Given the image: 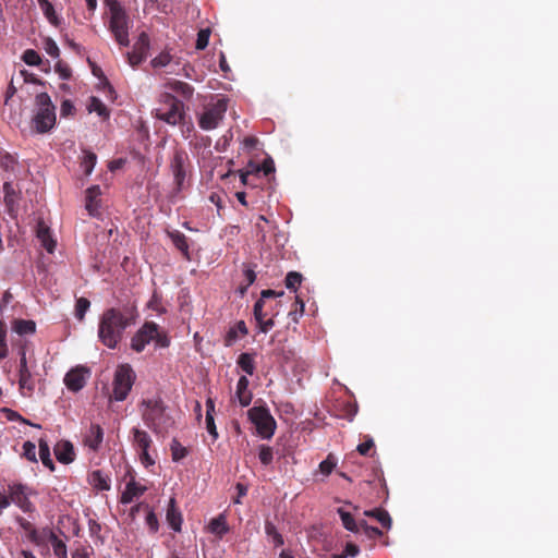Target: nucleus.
<instances>
[{"instance_id":"bf43d9fd","label":"nucleus","mask_w":558,"mask_h":558,"mask_svg":"<svg viewBox=\"0 0 558 558\" xmlns=\"http://www.w3.org/2000/svg\"><path fill=\"white\" fill-rule=\"evenodd\" d=\"M244 278L246 281V284L241 288V293L244 294L246 292V289L254 283L256 280V274L253 269H245L244 270Z\"/></svg>"},{"instance_id":"6e6d98bb","label":"nucleus","mask_w":558,"mask_h":558,"mask_svg":"<svg viewBox=\"0 0 558 558\" xmlns=\"http://www.w3.org/2000/svg\"><path fill=\"white\" fill-rule=\"evenodd\" d=\"M146 524L151 533H157L159 529L158 518L154 511H149L146 515Z\"/></svg>"},{"instance_id":"f8f14e48","label":"nucleus","mask_w":558,"mask_h":558,"mask_svg":"<svg viewBox=\"0 0 558 558\" xmlns=\"http://www.w3.org/2000/svg\"><path fill=\"white\" fill-rule=\"evenodd\" d=\"M149 44V36L145 32H142L133 46V50L126 54L128 62L131 66L135 68L146 59Z\"/></svg>"},{"instance_id":"f704fd0d","label":"nucleus","mask_w":558,"mask_h":558,"mask_svg":"<svg viewBox=\"0 0 558 558\" xmlns=\"http://www.w3.org/2000/svg\"><path fill=\"white\" fill-rule=\"evenodd\" d=\"M171 458L174 462H179L189 454L186 447L182 446L181 442L173 438L170 444Z\"/></svg>"},{"instance_id":"de8ad7c7","label":"nucleus","mask_w":558,"mask_h":558,"mask_svg":"<svg viewBox=\"0 0 558 558\" xmlns=\"http://www.w3.org/2000/svg\"><path fill=\"white\" fill-rule=\"evenodd\" d=\"M258 458L264 465L270 464L274 459L272 448L265 445L260 446Z\"/></svg>"},{"instance_id":"7ed1b4c3","label":"nucleus","mask_w":558,"mask_h":558,"mask_svg":"<svg viewBox=\"0 0 558 558\" xmlns=\"http://www.w3.org/2000/svg\"><path fill=\"white\" fill-rule=\"evenodd\" d=\"M169 170L173 178V187L169 199L174 203L181 192L190 187L192 165L187 153L182 148H175L169 162Z\"/></svg>"},{"instance_id":"cd10ccee","label":"nucleus","mask_w":558,"mask_h":558,"mask_svg":"<svg viewBox=\"0 0 558 558\" xmlns=\"http://www.w3.org/2000/svg\"><path fill=\"white\" fill-rule=\"evenodd\" d=\"M166 86L169 89L180 94L185 99H190L194 92V88L190 84L182 81H171L168 82Z\"/></svg>"},{"instance_id":"5fc2aeb1","label":"nucleus","mask_w":558,"mask_h":558,"mask_svg":"<svg viewBox=\"0 0 558 558\" xmlns=\"http://www.w3.org/2000/svg\"><path fill=\"white\" fill-rule=\"evenodd\" d=\"M17 523L20 527L25 532L28 539L33 536V532L37 530L32 522L24 518H17Z\"/></svg>"},{"instance_id":"864d4df0","label":"nucleus","mask_w":558,"mask_h":558,"mask_svg":"<svg viewBox=\"0 0 558 558\" xmlns=\"http://www.w3.org/2000/svg\"><path fill=\"white\" fill-rule=\"evenodd\" d=\"M374 446L375 444L373 438L371 436H365V441L360 444L356 450L361 456H367Z\"/></svg>"},{"instance_id":"ea45409f","label":"nucleus","mask_w":558,"mask_h":558,"mask_svg":"<svg viewBox=\"0 0 558 558\" xmlns=\"http://www.w3.org/2000/svg\"><path fill=\"white\" fill-rule=\"evenodd\" d=\"M337 465V459L332 453H329L325 460L319 463V471L325 476L331 474Z\"/></svg>"},{"instance_id":"3c124183","label":"nucleus","mask_w":558,"mask_h":558,"mask_svg":"<svg viewBox=\"0 0 558 558\" xmlns=\"http://www.w3.org/2000/svg\"><path fill=\"white\" fill-rule=\"evenodd\" d=\"M23 456L32 461V462H36L37 461V458H36V446L34 442L32 441H25L24 445H23Z\"/></svg>"},{"instance_id":"a211bd4d","label":"nucleus","mask_w":558,"mask_h":558,"mask_svg":"<svg viewBox=\"0 0 558 558\" xmlns=\"http://www.w3.org/2000/svg\"><path fill=\"white\" fill-rule=\"evenodd\" d=\"M166 520L173 531H175V532L181 531V526H182V522H183L182 513L179 510V508L177 507V501L173 497L170 498V500H169L167 513H166Z\"/></svg>"},{"instance_id":"c03bdc74","label":"nucleus","mask_w":558,"mask_h":558,"mask_svg":"<svg viewBox=\"0 0 558 558\" xmlns=\"http://www.w3.org/2000/svg\"><path fill=\"white\" fill-rule=\"evenodd\" d=\"M50 544L52 545L53 554L58 558H66V545L62 539L54 535V538L50 541Z\"/></svg>"},{"instance_id":"6e6552de","label":"nucleus","mask_w":558,"mask_h":558,"mask_svg":"<svg viewBox=\"0 0 558 558\" xmlns=\"http://www.w3.org/2000/svg\"><path fill=\"white\" fill-rule=\"evenodd\" d=\"M247 415L262 438L270 439L274 436L277 424L266 407H253Z\"/></svg>"},{"instance_id":"603ef678","label":"nucleus","mask_w":558,"mask_h":558,"mask_svg":"<svg viewBox=\"0 0 558 558\" xmlns=\"http://www.w3.org/2000/svg\"><path fill=\"white\" fill-rule=\"evenodd\" d=\"M54 70L62 80H69L71 77L72 71L70 66L62 61L56 63Z\"/></svg>"},{"instance_id":"a18cd8bd","label":"nucleus","mask_w":558,"mask_h":558,"mask_svg":"<svg viewBox=\"0 0 558 558\" xmlns=\"http://www.w3.org/2000/svg\"><path fill=\"white\" fill-rule=\"evenodd\" d=\"M2 413L5 414V417L9 420V421H19V422H22L24 424H27V425H31V426H35L37 428H40V425H37V424H33L31 423L28 420L24 418L20 413H17L16 411H13L9 408H3L2 410Z\"/></svg>"},{"instance_id":"0e129e2a","label":"nucleus","mask_w":558,"mask_h":558,"mask_svg":"<svg viewBox=\"0 0 558 558\" xmlns=\"http://www.w3.org/2000/svg\"><path fill=\"white\" fill-rule=\"evenodd\" d=\"M140 460L145 468H149L155 464V460L149 453V450L140 452Z\"/></svg>"},{"instance_id":"a878e982","label":"nucleus","mask_w":558,"mask_h":558,"mask_svg":"<svg viewBox=\"0 0 558 558\" xmlns=\"http://www.w3.org/2000/svg\"><path fill=\"white\" fill-rule=\"evenodd\" d=\"M39 447V458L41 460V463L48 468L50 471H54V463L50 456V447L46 439L40 438L38 441Z\"/></svg>"},{"instance_id":"393cba45","label":"nucleus","mask_w":558,"mask_h":558,"mask_svg":"<svg viewBox=\"0 0 558 558\" xmlns=\"http://www.w3.org/2000/svg\"><path fill=\"white\" fill-rule=\"evenodd\" d=\"M248 330L243 320H240L235 324L234 327L230 328L225 338V345L231 347L239 338V333L241 336L247 335Z\"/></svg>"},{"instance_id":"2f4dec72","label":"nucleus","mask_w":558,"mask_h":558,"mask_svg":"<svg viewBox=\"0 0 558 558\" xmlns=\"http://www.w3.org/2000/svg\"><path fill=\"white\" fill-rule=\"evenodd\" d=\"M97 162V156L95 153L84 149L83 150V157L81 160V168L83 169L84 173L86 175H89Z\"/></svg>"},{"instance_id":"f257e3e1","label":"nucleus","mask_w":558,"mask_h":558,"mask_svg":"<svg viewBox=\"0 0 558 558\" xmlns=\"http://www.w3.org/2000/svg\"><path fill=\"white\" fill-rule=\"evenodd\" d=\"M137 312L134 307H110L99 318L98 338L109 349H116L128 327L136 323Z\"/></svg>"},{"instance_id":"e2e57ef3","label":"nucleus","mask_w":558,"mask_h":558,"mask_svg":"<svg viewBox=\"0 0 558 558\" xmlns=\"http://www.w3.org/2000/svg\"><path fill=\"white\" fill-rule=\"evenodd\" d=\"M3 191H4L5 202L8 205H10L11 203H13L14 196H15V191H14L12 184L9 182H5L3 184Z\"/></svg>"},{"instance_id":"4c0bfd02","label":"nucleus","mask_w":558,"mask_h":558,"mask_svg":"<svg viewBox=\"0 0 558 558\" xmlns=\"http://www.w3.org/2000/svg\"><path fill=\"white\" fill-rule=\"evenodd\" d=\"M303 276L298 271H289L284 279V284L290 291L296 292L301 286Z\"/></svg>"},{"instance_id":"69168bd1","label":"nucleus","mask_w":558,"mask_h":558,"mask_svg":"<svg viewBox=\"0 0 558 558\" xmlns=\"http://www.w3.org/2000/svg\"><path fill=\"white\" fill-rule=\"evenodd\" d=\"M283 294H284L283 291L278 292V291H275L271 289H267V290L262 291L259 300H263L265 302L266 299H275V298L282 296Z\"/></svg>"},{"instance_id":"37998d69","label":"nucleus","mask_w":558,"mask_h":558,"mask_svg":"<svg viewBox=\"0 0 558 558\" xmlns=\"http://www.w3.org/2000/svg\"><path fill=\"white\" fill-rule=\"evenodd\" d=\"M7 325L4 322H0V360L8 356V344H7Z\"/></svg>"},{"instance_id":"58836bf2","label":"nucleus","mask_w":558,"mask_h":558,"mask_svg":"<svg viewBox=\"0 0 558 558\" xmlns=\"http://www.w3.org/2000/svg\"><path fill=\"white\" fill-rule=\"evenodd\" d=\"M88 110L90 112H97L98 116H100L105 119L109 117V111H108L106 105L97 97L90 98V101L88 105Z\"/></svg>"},{"instance_id":"f03ea898","label":"nucleus","mask_w":558,"mask_h":558,"mask_svg":"<svg viewBox=\"0 0 558 558\" xmlns=\"http://www.w3.org/2000/svg\"><path fill=\"white\" fill-rule=\"evenodd\" d=\"M167 409V405L159 397L143 399L140 403L143 422L156 435L167 434L174 424Z\"/></svg>"},{"instance_id":"9b49d317","label":"nucleus","mask_w":558,"mask_h":558,"mask_svg":"<svg viewBox=\"0 0 558 558\" xmlns=\"http://www.w3.org/2000/svg\"><path fill=\"white\" fill-rule=\"evenodd\" d=\"M20 367H19V387L23 396L31 397L35 390V380L27 366L26 351L21 347L19 351Z\"/></svg>"},{"instance_id":"9d476101","label":"nucleus","mask_w":558,"mask_h":558,"mask_svg":"<svg viewBox=\"0 0 558 558\" xmlns=\"http://www.w3.org/2000/svg\"><path fill=\"white\" fill-rule=\"evenodd\" d=\"M227 108L228 100L226 98H220L216 104L206 107L198 119L199 128L205 131L216 129L223 119Z\"/></svg>"},{"instance_id":"f3484780","label":"nucleus","mask_w":558,"mask_h":558,"mask_svg":"<svg viewBox=\"0 0 558 558\" xmlns=\"http://www.w3.org/2000/svg\"><path fill=\"white\" fill-rule=\"evenodd\" d=\"M146 492V487L141 485L134 478H132L125 486L124 492L121 495L120 502L121 504H131L136 498H140Z\"/></svg>"},{"instance_id":"72a5a7b5","label":"nucleus","mask_w":558,"mask_h":558,"mask_svg":"<svg viewBox=\"0 0 558 558\" xmlns=\"http://www.w3.org/2000/svg\"><path fill=\"white\" fill-rule=\"evenodd\" d=\"M265 533L268 537L272 539L275 547H280L284 544L283 537L278 532L276 525L268 520H266L265 522Z\"/></svg>"},{"instance_id":"aec40b11","label":"nucleus","mask_w":558,"mask_h":558,"mask_svg":"<svg viewBox=\"0 0 558 558\" xmlns=\"http://www.w3.org/2000/svg\"><path fill=\"white\" fill-rule=\"evenodd\" d=\"M167 235L171 239L173 245L181 252L186 260H190V245L187 238L179 230L167 231Z\"/></svg>"},{"instance_id":"680f3d73","label":"nucleus","mask_w":558,"mask_h":558,"mask_svg":"<svg viewBox=\"0 0 558 558\" xmlns=\"http://www.w3.org/2000/svg\"><path fill=\"white\" fill-rule=\"evenodd\" d=\"M343 412V417L352 421L357 413V405L355 403L348 402L344 404Z\"/></svg>"},{"instance_id":"b1692460","label":"nucleus","mask_w":558,"mask_h":558,"mask_svg":"<svg viewBox=\"0 0 558 558\" xmlns=\"http://www.w3.org/2000/svg\"><path fill=\"white\" fill-rule=\"evenodd\" d=\"M54 532L52 529L46 526L41 530H36L33 532V536L29 538V542L37 546H45L47 543H50L52 538H54Z\"/></svg>"},{"instance_id":"39448f33","label":"nucleus","mask_w":558,"mask_h":558,"mask_svg":"<svg viewBox=\"0 0 558 558\" xmlns=\"http://www.w3.org/2000/svg\"><path fill=\"white\" fill-rule=\"evenodd\" d=\"M56 106L47 93H39L35 97V113L31 128L38 134L48 133L56 125Z\"/></svg>"},{"instance_id":"4468645a","label":"nucleus","mask_w":558,"mask_h":558,"mask_svg":"<svg viewBox=\"0 0 558 558\" xmlns=\"http://www.w3.org/2000/svg\"><path fill=\"white\" fill-rule=\"evenodd\" d=\"M8 498L24 512H32L35 509L33 502L28 499L25 486L23 485L10 486Z\"/></svg>"},{"instance_id":"0eeeda50","label":"nucleus","mask_w":558,"mask_h":558,"mask_svg":"<svg viewBox=\"0 0 558 558\" xmlns=\"http://www.w3.org/2000/svg\"><path fill=\"white\" fill-rule=\"evenodd\" d=\"M156 118L175 125L184 118V104L170 93H163L160 97V106L156 109Z\"/></svg>"},{"instance_id":"338daca9","label":"nucleus","mask_w":558,"mask_h":558,"mask_svg":"<svg viewBox=\"0 0 558 558\" xmlns=\"http://www.w3.org/2000/svg\"><path fill=\"white\" fill-rule=\"evenodd\" d=\"M257 324L262 332H268L275 326V322L272 318L260 319L259 322H257Z\"/></svg>"},{"instance_id":"c85d7f7f","label":"nucleus","mask_w":558,"mask_h":558,"mask_svg":"<svg viewBox=\"0 0 558 558\" xmlns=\"http://www.w3.org/2000/svg\"><path fill=\"white\" fill-rule=\"evenodd\" d=\"M365 515L375 518L381 524V526L387 530L391 527V518L388 511L383 508H376L373 510L365 511Z\"/></svg>"},{"instance_id":"49530a36","label":"nucleus","mask_w":558,"mask_h":558,"mask_svg":"<svg viewBox=\"0 0 558 558\" xmlns=\"http://www.w3.org/2000/svg\"><path fill=\"white\" fill-rule=\"evenodd\" d=\"M171 54L168 51H162L157 57H155L150 63L153 68L157 69L168 65L171 62Z\"/></svg>"},{"instance_id":"7c9ffc66","label":"nucleus","mask_w":558,"mask_h":558,"mask_svg":"<svg viewBox=\"0 0 558 558\" xmlns=\"http://www.w3.org/2000/svg\"><path fill=\"white\" fill-rule=\"evenodd\" d=\"M13 330L20 336L32 335L36 331V324L33 320L15 319Z\"/></svg>"},{"instance_id":"c756f323","label":"nucleus","mask_w":558,"mask_h":558,"mask_svg":"<svg viewBox=\"0 0 558 558\" xmlns=\"http://www.w3.org/2000/svg\"><path fill=\"white\" fill-rule=\"evenodd\" d=\"M209 531L219 537H222L229 532V526L223 514H219L210 521Z\"/></svg>"},{"instance_id":"6ab92c4d","label":"nucleus","mask_w":558,"mask_h":558,"mask_svg":"<svg viewBox=\"0 0 558 558\" xmlns=\"http://www.w3.org/2000/svg\"><path fill=\"white\" fill-rule=\"evenodd\" d=\"M248 385L250 381L246 376H241L236 384L235 398L243 408L250 405L253 398L252 392L248 390Z\"/></svg>"},{"instance_id":"a19ab883","label":"nucleus","mask_w":558,"mask_h":558,"mask_svg":"<svg viewBox=\"0 0 558 558\" xmlns=\"http://www.w3.org/2000/svg\"><path fill=\"white\" fill-rule=\"evenodd\" d=\"M90 306V302L86 298H80L75 303V317L82 322L85 317L86 312Z\"/></svg>"},{"instance_id":"dca6fc26","label":"nucleus","mask_w":558,"mask_h":558,"mask_svg":"<svg viewBox=\"0 0 558 558\" xmlns=\"http://www.w3.org/2000/svg\"><path fill=\"white\" fill-rule=\"evenodd\" d=\"M54 456L60 463L69 464L75 459L73 444L69 440H60L54 445Z\"/></svg>"},{"instance_id":"c9c22d12","label":"nucleus","mask_w":558,"mask_h":558,"mask_svg":"<svg viewBox=\"0 0 558 558\" xmlns=\"http://www.w3.org/2000/svg\"><path fill=\"white\" fill-rule=\"evenodd\" d=\"M37 238L40 240L41 245L47 250V252H53L56 242L52 240L48 228H39L37 231Z\"/></svg>"},{"instance_id":"774afa93","label":"nucleus","mask_w":558,"mask_h":558,"mask_svg":"<svg viewBox=\"0 0 558 558\" xmlns=\"http://www.w3.org/2000/svg\"><path fill=\"white\" fill-rule=\"evenodd\" d=\"M368 538L376 539L383 535V532L375 526H366V532L364 533Z\"/></svg>"},{"instance_id":"8fccbe9b","label":"nucleus","mask_w":558,"mask_h":558,"mask_svg":"<svg viewBox=\"0 0 558 558\" xmlns=\"http://www.w3.org/2000/svg\"><path fill=\"white\" fill-rule=\"evenodd\" d=\"M44 49L51 58H58L60 54V49L56 41L51 38H46L44 41Z\"/></svg>"},{"instance_id":"e433bc0d","label":"nucleus","mask_w":558,"mask_h":558,"mask_svg":"<svg viewBox=\"0 0 558 558\" xmlns=\"http://www.w3.org/2000/svg\"><path fill=\"white\" fill-rule=\"evenodd\" d=\"M37 2L48 21L53 25H58V16L52 3L49 0H37Z\"/></svg>"},{"instance_id":"2eb2a0df","label":"nucleus","mask_w":558,"mask_h":558,"mask_svg":"<svg viewBox=\"0 0 558 558\" xmlns=\"http://www.w3.org/2000/svg\"><path fill=\"white\" fill-rule=\"evenodd\" d=\"M104 441V429L98 424H90L88 430L85 433L83 437V444L89 450L97 452L99 451L101 444Z\"/></svg>"},{"instance_id":"79ce46f5","label":"nucleus","mask_w":558,"mask_h":558,"mask_svg":"<svg viewBox=\"0 0 558 558\" xmlns=\"http://www.w3.org/2000/svg\"><path fill=\"white\" fill-rule=\"evenodd\" d=\"M22 60L27 65H32V66L39 65L41 62V58H40L39 53L34 49H26L22 56Z\"/></svg>"},{"instance_id":"5701e85b","label":"nucleus","mask_w":558,"mask_h":558,"mask_svg":"<svg viewBox=\"0 0 558 558\" xmlns=\"http://www.w3.org/2000/svg\"><path fill=\"white\" fill-rule=\"evenodd\" d=\"M88 483L97 490L110 489V478L101 470L93 471L88 476Z\"/></svg>"},{"instance_id":"423d86ee","label":"nucleus","mask_w":558,"mask_h":558,"mask_svg":"<svg viewBox=\"0 0 558 558\" xmlns=\"http://www.w3.org/2000/svg\"><path fill=\"white\" fill-rule=\"evenodd\" d=\"M151 341H155L156 345L160 348H167L170 344L168 337L160 332L159 326L156 323L146 322L132 337L131 348L140 353Z\"/></svg>"},{"instance_id":"473e14b6","label":"nucleus","mask_w":558,"mask_h":558,"mask_svg":"<svg viewBox=\"0 0 558 558\" xmlns=\"http://www.w3.org/2000/svg\"><path fill=\"white\" fill-rule=\"evenodd\" d=\"M338 513L345 530L354 533L359 532V524L350 512L339 508Z\"/></svg>"},{"instance_id":"bb28decb","label":"nucleus","mask_w":558,"mask_h":558,"mask_svg":"<svg viewBox=\"0 0 558 558\" xmlns=\"http://www.w3.org/2000/svg\"><path fill=\"white\" fill-rule=\"evenodd\" d=\"M238 366L247 375L252 376L255 372L254 355L252 353H241L236 360Z\"/></svg>"},{"instance_id":"ddd939ff","label":"nucleus","mask_w":558,"mask_h":558,"mask_svg":"<svg viewBox=\"0 0 558 558\" xmlns=\"http://www.w3.org/2000/svg\"><path fill=\"white\" fill-rule=\"evenodd\" d=\"M89 371L84 366H76L70 369L64 376V385L73 392H77L86 385Z\"/></svg>"},{"instance_id":"412c9836","label":"nucleus","mask_w":558,"mask_h":558,"mask_svg":"<svg viewBox=\"0 0 558 558\" xmlns=\"http://www.w3.org/2000/svg\"><path fill=\"white\" fill-rule=\"evenodd\" d=\"M131 433L133 435V445L140 452L149 450L153 440L146 430L134 427Z\"/></svg>"},{"instance_id":"13d9d810","label":"nucleus","mask_w":558,"mask_h":558,"mask_svg":"<svg viewBox=\"0 0 558 558\" xmlns=\"http://www.w3.org/2000/svg\"><path fill=\"white\" fill-rule=\"evenodd\" d=\"M206 428L207 432L213 436V439L216 440L218 438V432L215 424L214 415H206Z\"/></svg>"},{"instance_id":"20e7f679","label":"nucleus","mask_w":558,"mask_h":558,"mask_svg":"<svg viewBox=\"0 0 558 558\" xmlns=\"http://www.w3.org/2000/svg\"><path fill=\"white\" fill-rule=\"evenodd\" d=\"M105 3L109 11L108 29L121 47H128L130 45L129 31L132 25L130 16L119 0H105Z\"/></svg>"},{"instance_id":"052dcab7","label":"nucleus","mask_w":558,"mask_h":558,"mask_svg":"<svg viewBox=\"0 0 558 558\" xmlns=\"http://www.w3.org/2000/svg\"><path fill=\"white\" fill-rule=\"evenodd\" d=\"M265 305V302L263 300L256 301L254 304V317L256 322H259L260 319H264L267 316V313H264L263 307Z\"/></svg>"},{"instance_id":"4be33fe9","label":"nucleus","mask_w":558,"mask_h":558,"mask_svg":"<svg viewBox=\"0 0 558 558\" xmlns=\"http://www.w3.org/2000/svg\"><path fill=\"white\" fill-rule=\"evenodd\" d=\"M101 194L99 185H93L86 191V209L95 216L99 207V196Z\"/></svg>"},{"instance_id":"1a4fd4ad","label":"nucleus","mask_w":558,"mask_h":558,"mask_svg":"<svg viewBox=\"0 0 558 558\" xmlns=\"http://www.w3.org/2000/svg\"><path fill=\"white\" fill-rule=\"evenodd\" d=\"M135 380V374L130 365H121L117 368L113 378L112 398L123 401L129 396Z\"/></svg>"},{"instance_id":"4d7b16f0","label":"nucleus","mask_w":558,"mask_h":558,"mask_svg":"<svg viewBox=\"0 0 558 558\" xmlns=\"http://www.w3.org/2000/svg\"><path fill=\"white\" fill-rule=\"evenodd\" d=\"M60 112H61V116H62V117H69V116H72V114H74V112H75V107H74V105L72 104V101H71V100H69V99H64V100L61 102Z\"/></svg>"},{"instance_id":"09e8293b","label":"nucleus","mask_w":558,"mask_h":558,"mask_svg":"<svg viewBox=\"0 0 558 558\" xmlns=\"http://www.w3.org/2000/svg\"><path fill=\"white\" fill-rule=\"evenodd\" d=\"M209 36H210V31L208 28L201 29L197 34V39H196V45H195L196 49H198V50L205 49L208 45Z\"/></svg>"}]
</instances>
